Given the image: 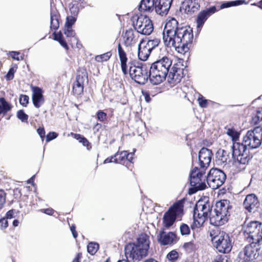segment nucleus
<instances>
[{
	"label": "nucleus",
	"mask_w": 262,
	"mask_h": 262,
	"mask_svg": "<svg viewBox=\"0 0 262 262\" xmlns=\"http://www.w3.org/2000/svg\"><path fill=\"white\" fill-rule=\"evenodd\" d=\"M172 2V0H156L155 1V11L159 15H166Z\"/></svg>",
	"instance_id": "obj_17"
},
{
	"label": "nucleus",
	"mask_w": 262,
	"mask_h": 262,
	"mask_svg": "<svg viewBox=\"0 0 262 262\" xmlns=\"http://www.w3.org/2000/svg\"><path fill=\"white\" fill-rule=\"evenodd\" d=\"M184 202L180 200L176 202L165 213H182Z\"/></svg>",
	"instance_id": "obj_30"
},
{
	"label": "nucleus",
	"mask_w": 262,
	"mask_h": 262,
	"mask_svg": "<svg viewBox=\"0 0 262 262\" xmlns=\"http://www.w3.org/2000/svg\"><path fill=\"white\" fill-rule=\"evenodd\" d=\"M193 39V31L190 27L179 25L174 18L167 20L163 32V39L166 46L174 47L178 53L184 55L188 52V45L192 43Z\"/></svg>",
	"instance_id": "obj_1"
},
{
	"label": "nucleus",
	"mask_w": 262,
	"mask_h": 262,
	"mask_svg": "<svg viewBox=\"0 0 262 262\" xmlns=\"http://www.w3.org/2000/svg\"><path fill=\"white\" fill-rule=\"evenodd\" d=\"M134 26L137 32L145 35L150 34L154 29L151 20L148 17L144 15L138 16L136 22L134 23Z\"/></svg>",
	"instance_id": "obj_10"
},
{
	"label": "nucleus",
	"mask_w": 262,
	"mask_h": 262,
	"mask_svg": "<svg viewBox=\"0 0 262 262\" xmlns=\"http://www.w3.org/2000/svg\"><path fill=\"white\" fill-rule=\"evenodd\" d=\"M84 79L81 75H77L76 81L74 82L73 86V92L75 95H79L82 93L83 91V83Z\"/></svg>",
	"instance_id": "obj_27"
},
{
	"label": "nucleus",
	"mask_w": 262,
	"mask_h": 262,
	"mask_svg": "<svg viewBox=\"0 0 262 262\" xmlns=\"http://www.w3.org/2000/svg\"><path fill=\"white\" fill-rule=\"evenodd\" d=\"M182 77V69L173 66L169 73L168 82L171 86H173L181 81Z\"/></svg>",
	"instance_id": "obj_16"
},
{
	"label": "nucleus",
	"mask_w": 262,
	"mask_h": 262,
	"mask_svg": "<svg viewBox=\"0 0 262 262\" xmlns=\"http://www.w3.org/2000/svg\"><path fill=\"white\" fill-rule=\"evenodd\" d=\"M212 244L219 252L223 253H228L232 249L231 240L229 235L224 231H222L220 238L212 243Z\"/></svg>",
	"instance_id": "obj_11"
},
{
	"label": "nucleus",
	"mask_w": 262,
	"mask_h": 262,
	"mask_svg": "<svg viewBox=\"0 0 262 262\" xmlns=\"http://www.w3.org/2000/svg\"><path fill=\"white\" fill-rule=\"evenodd\" d=\"M226 176L221 170L212 168L208 173L206 180L210 187L216 189L221 186L225 182Z\"/></svg>",
	"instance_id": "obj_8"
},
{
	"label": "nucleus",
	"mask_w": 262,
	"mask_h": 262,
	"mask_svg": "<svg viewBox=\"0 0 262 262\" xmlns=\"http://www.w3.org/2000/svg\"><path fill=\"white\" fill-rule=\"evenodd\" d=\"M244 234L247 242L262 241V223L258 221H251L246 227H244Z\"/></svg>",
	"instance_id": "obj_4"
},
{
	"label": "nucleus",
	"mask_w": 262,
	"mask_h": 262,
	"mask_svg": "<svg viewBox=\"0 0 262 262\" xmlns=\"http://www.w3.org/2000/svg\"><path fill=\"white\" fill-rule=\"evenodd\" d=\"M210 224L214 226L219 227L224 225L228 221L227 214H209Z\"/></svg>",
	"instance_id": "obj_21"
},
{
	"label": "nucleus",
	"mask_w": 262,
	"mask_h": 262,
	"mask_svg": "<svg viewBox=\"0 0 262 262\" xmlns=\"http://www.w3.org/2000/svg\"><path fill=\"white\" fill-rule=\"evenodd\" d=\"M180 214H164L163 217L164 226L167 229L169 228L174 223Z\"/></svg>",
	"instance_id": "obj_29"
},
{
	"label": "nucleus",
	"mask_w": 262,
	"mask_h": 262,
	"mask_svg": "<svg viewBox=\"0 0 262 262\" xmlns=\"http://www.w3.org/2000/svg\"><path fill=\"white\" fill-rule=\"evenodd\" d=\"M10 105L4 98H0V114H5L11 110Z\"/></svg>",
	"instance_id": "obj_35"
},
{
	"label": "nucleus",
	"mask_w": 262,
	"mask_h": 262,
	"mask_svg": "<svg viewBox=\"0 0 262 262\" xmlns=\"http://www.w3.org/2000/svg\"><path fill=\"white\" fill-rule=\"evenodd\" d=\"M262 142V128L255 127L253 130L247 132L243 139V142L250 148L258 147Z\"/></svg>",
	"instance_id": "obj_6"
},
{
	"label": "nucleus",
	"mask_w": 262,
	"mask_h": 262,
	"mask_svg": "<svg viewBox=\"0 0 262 262\" xmlns=\"http://www.w3.org/2000/svg\"><path fill=\"white\" fill-rule=\"evenodd\" d=\"M183 248L186 253H190L195 251V246L192 241L185 243Z\"/></svg>",
	"instance_id": "obj_42"
},
{
	"label": "nucleus",
	"mask_w": 262,
	"mask_h": 262,
	"mask_svg": "<svg viewBox=\"0 0 262 262\" xmlns=\"http://www.w3.org/2000/svg\"><path fill=\"white\" fill-rule=\"evenodd\" d=\"M151 51V50L148 48L142 41H141L138 46V57L141 60H146Z\"/></svg>",
	"instance_id": "obj_24"
},
{
	"label": "nucleus",
	"mask_w": 262,
	"mask_h": 262,
	"mask_svg": "<svg viewBox=\"0 0 262 262\" xmlns=\"http://www.w3.org/2000/svg\"><path fill=\"white\" fill-rule=\"evenodd\" d=\"M76 18L73 16H69L67 17L65 26L72 27L76 21Z\"/></svg>",
	"instance_id": "obj_54"
},
{
	"label": "nucleus",
	"mask_w": 262,
	"mask_h": 262,
	"mask_svg": "<svg viewBox=\"0 0 262 262\" xmlns=\"http://www.w3.org/2000/svg\"><path fill=\"white\" fill-rule=\"evenodd\" d=\"M70 230L72 233V235L74 238H76L78 236V233L76 231V226L75 225L73 224L71 226H70Z\"/></svg>",
	"instance_id": "obj_60"
},
{
	"label": "nucleus",
	"mask_w": 262,
	"mask_h": 262,
	"mask_svg": "<svg viewBox=\"0 0 262 262\" xmlns=\"http://www.w3.org/2000/svg\"><path fill=\"white\" fill-rule=\"evenodd\" d=\"M205 169H199L194 167L191 171L190 174V182L191 186L197 190H204L206 188L205 181L207 178L205 176Z\"/></svg>",
	"instance_id": "obj_5"
},
{
	"label": "nucleus",
	"mask_w": 262,
	"mask_h": 262,
	"mask_svg": "<svg viewBox=\"0 0 262 262\" xmlns=\"http://www.w3.org/2000/svg\"><path fill=\"white\" fill-rule=\"evenodd\" d=\"M64 33L67 37H74L75 36V31L72 29V27L64 26Z\"/></svg>",
	"instance_id": "obj_47"
},
{
	"label": "nucleus",
	"mask_w": 262,
	"mask_h": 262,
	"mask_svg": "<svg viewBox=\"0 0 262 262\" xmlns=\"http://www.w3.org/2000/svg\"><path fill=\"white\" fill-rule=\"evenodd\" d=\"M9 54L14 60L18 61L19 60L23 59V57H22L20 58V59L19 58V55L20 54V53L19 52L11 51V52H9Z\"/></svg>",
	"instance_id": "obj_58"
},
{
	"label": "nucleus",
	"mask_w": 262,
	"mask_h": 262,
	"mask_svg": "<svg viewBox=\"0 0 262 262\" xmlns=\"http://www.w3.org/2000/svg\"><path fill=\"white\" fill-rule=\"evenodd\" d=\"M59 26V23L58 20V16L56 15H51V29L55 30H57Z\"/></svg>",
	"instance_id": "obj_41"
},
{
	"label": "nucleus",
	"mask_w": 262,
	"mask_h": 262,
	"mask_svg": "<svg viewBox=\"0 0 262 262\" xmlns=\"http://www.w3.org/2000/svg\"><path fill=\"white\" fill-rule=\"evenodd\" d=\"M212 153L207 148H202L199 155V164L202 168H207L211 162Z\"/></svg>",
	"instance_id": "obj_14"
},
{
	"label": "nucleus",
	"mask_w": 262,
	"mask_h": 262,
	"mask_svg": "<svg viewBox=\"0 0 262 262\" xmlns=\"http://www.w3.org/2000/svg\"><path fill=\"white\" fill-rule=\"evenodd\" d=\"M160 42V39L155 38L152 40H149L147 43L145 44L152 50L154 48L159 45Z\"/></svg>",
	"instance_id": "obj_48"
},
{
	"label": "nucleus",
	"mask_w": 262,
	"mask_h": 262,
	"mask_svg": "<svg viewBox=\"0 0 262 262\" xmlns=\"http://www.w3.org/2000/svg\"><path fill=\"white\" fill-rule=\"evenodd\" d=\"M172 64L171 60L166 56L151 64L149 70V80L153 84L162 83L166 78Z\"/></svg>",
	"instance_id": "obj_3"
},
{
	"label": "nucleus",
	"mask_w": 262,
	"mask_h": 262,
	"mask_svg": "<svg viewBox=\"0 0 262 262\" xmlns=\"http://www.w3.org/2000/svg\"><path fill=\"white\" fill-rule=\"evenodd\" d=\"M252 122L254 124L262 122V108L257 109L256 115L252 118Z\"/></svg>",
	"instance_id": "obj_43"
},
{
	"label": "nucleus",
	"mask_w": 262,
	"mask_h": 262,
	"mask_svg": "<svg viewBox=\"0 0 262 262\" xmlns=\"http://www.w3.org/2000/svg\"><path fill=\"white\" fill-rule=\"evenodd\" d=\"M81 254L78 253V254H77L76 256L74 258V259L73 260V261L72 262H80V259L81 258Z\"/></svg>",
	"instance_id": "obj_64"
},
{
	"label": "nucleus",
	"mask_w": 262,
	"mask_h": 262,
	"mask_svg": "<svg viewBox=\"0 0 262 262\" xmlns=\"http://www.w3.org/2000/svg\"><path fill=\"white\" fill-rule=\"evenodd\" d=\"M236 260L238 262H251L244 250L239 252Z\"/></svg>",
	"instance_id": "obj_44"
},
{
	"label": "nucleus",
	"mask_w": 262,
	"mask_h": 262,
	"mask_svg": "<svg viewBox=\"0 0 262 262\" xmlns=\"http://www.w3.org/2000/svg\"><path fill=\"white\" fill-rule=\"evenodd\" d=\"M37 133L41 138H43L45 136V131L43 128L39 127L37 129Z\"/></svg>",
	"instance_id": "obj_61"
},
{
	"label": "nucleus",
	"mask_w": 262,
	"mask_h": 262,
	"mask_svg": "<svg viewBox=\"0 0 262 262\" xmlns=\"http://www.w3.org/2000/svg\"><path fill=\"white\" fill-rule=\"evenodd\" d=\"M29 98L27 95H21L19 97V103L21 105L26 106L29 103Z\"/></svg>",
	"instance_id": "obj_51"
},
{
	"label": "nucleus",
	"mask_w": 262,
	"mask_h": 262,
	"mask_svg": "<svg viewBox=\"0 0 262 262\" xmlns=\"http://www.w3.org/2000/svg\"><path fill=\"white\" fill-rule=\"evenodd\" d=\"M228 159L229 157L227 152L223 150L222 151L221 155L219 153L216 163L219 165L224 166L226 165Z\"/></svg>",
	"instance_id": "obj_32"
},
{
	"label": "nucleus",
	"mask_w": 262,
	"mask_h": 262,
	"mask_svg": "<svg viewBox=\"0 0 262 262\" xmlns=\"http://www.w3.org/2000/svg\"><path fill=\"white\" fill-rule=\"evenodd\" d=\"M231 210V206L229 201L223 200L217 202L214 207L215 213H227Z\"/></svg>",
	"instance_id": "obj_23"
},
{
	"label": "nucleus",
	"mask_w": 262,
	"mask_h": 262,
	"mask_svg": "<svg viewBox=\"0 0 262 262\" xmlns=\"http://www.w3.org/2000/svg\"><path fill=\"white\" fill-rule=\"evenodd\" d=\"M72 135L74 136L75 138H76L77 140H78L80 142L82 143L84 146H86L88 144L89 142L88 140L81 135L79 134H74L73 133H72Z\"/></svg>",
	"instance_id": "obj_53"
},
{
	"label": "nucleus",
	"mask_w": 262,
	"mask_h": 262,
	"mask_svg": "<svg viewBox=\"0 0 262 262\" xmlns=\"http://www.w3.org/2000/svg\"><path fill=\"white\" fill-rule=\"evenodd\" d=\"M17 117L23 122L27 121L28 119V116L22 110H19L17 112Z\"/></svg>",
	"instance_id": "obj_55"
},
{
	"label": "nucleus",
	"mask_w": 262,
	"mask_h": 262,
	"mask_svg": "<svg viewBox=\"0 0 262 262\" xmlns=\"http://www.w3.org/2000/svg\"><path fill=\"white\" fill-rule=\"evenodd\" d=\"M180 233L182 235H187L190 233V229L188 225L183 223L180 227Z\"/></svg>",
	"instance_id": "obj_46"
},
{
	"label": "nucleus",
	"mask_w": 262,
	"mask_h": 262,
	"mask_svg": "<svg viewBox=\"0 0 262 262\" xmlns=\"http://www.w3.org/2000/svg\"><path fill=\"white\" fill-rule=\"evenodd\" d=\"M155 0H142L139 6L141 12H151L154 9Z\"/></svg>",
	"instance_id": "obj_28"
},
{
	"label": "nucleus",
	"mask_w": 262,
	"mask_h": 262,
	"mask_svg": "<svg viewBox=\"0 0 262 262\" xmlns=\"http://www.w3.org/2000/svg\"><path fill=\"white\" fill-rule=\"evenodd\" d=\"M226 133L231 137L233 142H236L239 138V133L233 128H228Z\"/></svg>",
	"instance_id": "obj_39"
},
{
	"label": "nucleus",
	"mask_w": 262,
	"mask_h": 262,
	"mask_svg": "<svg viewBox=\"0 0 262 262\" xmlns=\"http://www.w3.org/2000/svg\"><path fill=\"white\" fill-rule=\"evenodd\" d=\"M32 91V101L34 106L40 107L44 103L45 99L43 96L42 90L37 86L31 87Z\"/></svg>",
	"instance_id": "obj_19"
},
{
	"label": "nucleus",
	"mask_w": 262,
	"mask_h": 262,
	"mask_svg": "<svg viewBox=\"0 0 262 262\" xmlns=\"http://www.w3.org/2000/svg\"><path fill=\"white\" fill-rule=\"evenodd\" d=\"M99 249V245L95 242H91L87 245V251L92 255H94Z\"/></svg>",
	"instance_id": "obj_33"
},
{
	"label": "nucleus",
	"mask_w": 262,
	"mask_h": 262,
	"mask_svg": "<svg viewBox=\"0 0 262 262\" xmlns=\"http://www.w3.org/2000/svg\"><path fill=\"white\" fill-rule=\"evenodd\" d=\"M149 248V237L142 233L137 238L136 243H129L125 246V255L127 258L140 260L147 255Z\"/></svg>",
	"instance_id": "obj_2"
},
{
	"label": "nucleus",
	"mask_w": 262,
	"mask_h": 262,
	"mask_svg": "<svg viewBox=\"0 0 262 262\" xmlns=\"http://www.w3.org/2000/svg\"><path fill=\"white\" fill-rule=\"evenodd\" d=\"M138 40V38L136 37V34L133 30L130 29L127 30L123 35L124 43L126 47H131L134 46Z\"/></svg>",
	"instance_id": "obj_25"
},
{
	"label": "nucleus",
	"mask_w": 262,
	"mask_h": 262,
	"mask_svg": "<svg viewBox=\"0 0 262 262\" xmlns=\"http://www.w3.org/2000/svg\"><path fill=\"white\" fill-rule=\"evenodd\" d=\"M57 137V134L55 132L49 133L46 137L47 142H49L52 140L55 139Z\"/></svg>",
	"instance_id": "obj_59"
},
{
	"label": "nucleus",
	"mask_w": 262,
	"mask_h": 262,
	"mask_svg": "<svg viewBox=\"0 0 262 262\" xmlns=\"http://www.w3.org/2000/svg\"><path fill=\"white\" fill-rule=\"evenodd\" d=\"M142 93H143V96H144L145 101L147 102H149L150 100V98L149 94L147 92H142Z\"/></svg>",
	"instance_id": "obj_63"
},
{
	"label": "nucleus",
	"mask_w": 262,
	"mask_h": 262,
	"mask_svg": "<svg viewBox=\"0 0 262 262\" xmlns=\"http://www.w3.org/2000/svg\"><path fill=\"white\" fill-rule=\"evenodd\" d=\"M258 205L259 202L257 198L254 194L247 195L244 202V206L249 212H255Z\"/></svg>",
	"instance_id": "obj_20"
},
{
	"label": "nucleus",
	"mask_w": 262,
	"mask_h": 262,
	"mask_svg": "<svg viewBox=\"0 0 262 262\" xmlns=\"http://www.w3.org/2000/svg\"><path fill=\"white\" fill-rule=\"evenodd\" d=\"M209 214H193V223L190 226L192 230L199 228L203 226L208 218Z\"/></svg>",
	"instance_id": "obj_22"
},
{
	"label": "nucleus",
	"mask_w": 262,
	"mask_h": 262,
	"mask_svg": "<svg viewBox=\"0 0 262 262\" xmlns=\"http://www.w3.org/2000/svg\"><path fill=\"white\" fill-rule=\"evenodd\" d=\"M127 156V152L126 151H122L120 152H117L115 156V159L113 161L115 163H121L125 160L126 156Z\"/></svg>",
	"instance_id": "obj_37"
},
{
	"label": "nucleus",
	"mask_w": 262,
	"mask_h": 262,
	"mask_svg": "<svg viewBox=\"0 0 262 262\" xmlns=\"http://www.w3.org/2000/svg\"><path fill=\"white\" fill-rule=\"evenodd\" d=\"M248 242L249 243V244L246 246L244 250L251 262H253L255 259L257 258V254L260 250V242H256V241Z\"/></svg>",
	"instance_id": "obj_13"
},
{
	"label": "nucleus",
	"mask_w": 262,
	"mask_h": 262,
	"mask_svg": "<svg viewBox=\"0 0 262 262\" xmlns=\"http://www.w3.org/2000/svg\"><path fill=\"white\" fill-rule=\"evenodd\" d=\"M114 159H115V157L114 156H111V157L110 158H106L104 161V164H107V163H111V162H114L113 161L114 160Z\"/></svg>",
	"instance_id": "obj_62"
},
{
	"label": "nucleus",
	"mask_w": 262,
	"mask_h": 262,
	"mask_svg": "<svg viewBox=\"0 0 262 262\" xmlns=\"http://www.w3.org/2000/svg\"><path fill=\"white\" fill-rule=\"evenodd\" d=\"M118 52L119 59L121 62V67L122 71L124 75H126L127 73V66L126 64L127 61V58L126 56V53L122 49L120 44L118 45Z\"/></svg>",
	"instance_id": "obj_26"
},
{
	"label": "nucleus",
	"mask_w": 262,
	"mask_h": 262,
	"mask_svg": "<svg viewBox=\"0 0 262 262\" xmlns=\"http://www.w3.org/2000/svg\"><path fill=\"white\" fill-rule=\"evenodd\" d=\"M17 69V67L14 66L11 68L10 69L9 72H8L6 76V78L8 80H10L12 79L14 77V74L15 72H16Z\"/></svg>",
	"instance_id": "obj_50"
},
{
	"label": "nucleus",
	"mask_w": 262,
	"mask_h": 262,
	"mask_svg": "<svg viewBox=\"0 0 262 262\" xmlns=\"http://www.w3.org/2000/svg\"><path fill=\"white\" fill-rule=\"evenodd\" d=\"M97 119L99 121L103 122L106 119V114L102 111H99L97 114Z\"/></svg>",
	"instance_id": "obj_57"
},
{
	"label": "nucleus",
	"mask_w": 262,
	"mask_h": 262,
	"mask_svg": "<svg viewBox=\"0 0 262 262\" xmlns=\"http://www.w3.org/2000/svg\"><path fill=\"white\" fill-rule=\"evenodd\" d=\"M129 73L130 77L137 83L144 84L149 78V73L145 64L141 66H132L129 68Z\"/></svg>",
	"instance_id": "obj_9"
},
{
	"label": "nucleus",
	"mask_w": 262,
	"mask_h": 262,
	"mask_svg": "<svg viewBox=\"0 0 262 262\" xmlns=\"http://www.w3.org/2000/svg\"><path fill=\"white\" fill-rule=\"evenodd\" d=\"M54 38L55 40L58 41L60 45L62 46L66 50L69 49L68 46L64 39V37L61 32L57 33H54Z\"/></svg>",
	"instance_id": "obj_36"
},
{
	"label": "nucleus",
	"mask_w": 262,
	"mask_h": 262,
	"mask_svg": "<svg viewBox=\"0 0 262 262\" xmlns=\"http://www.w3.org/2000/svg\"><path fill=\"white\" fill-rule=\"evenodd\" d=\"M209 235L211 237V242L213 243L218 238H220L222 231H221L218 227L214 226V228L210 229L209 231Z\"/></svg>",
	"instance_id": "obj_34"
},
{
	"label": "nucleus",
	"mask_w": 262,
	"mask_h": 262,
	"mask_svg": "<svg viewBox=\"0 0 262 262\" xmlns=\"http://www.w3.org/2000/svg\"><path fill=\"white\" fill-rule=\"evenodd\" d=\"M197 100L200 107L205 108L207 106L208 100L205 99L202 95H200Z\"/></svg>",
	"instance_id": "obj_49"
},
{
	"label": "nucleus",
	"mask_w": 262,
	"mask_h": 262,
	"mask_svg": "<svg viewBox=\"0 0 262 262\" xmlns=\"http://www.w3.org/2000/svg\"><path fill=\"white\" fill-rule=\"evenodd\" d=\"M179 253L176 250L170 251L166 255V258L170 262H176L179 259Z\"/></svg>",
	"instance_id": "obj_40"
},
{
	"label": "nucleus",
	"mask_w": 262,
	"mask_h": 262,
	"mask_svg": "<svg viewBox=\"0 0 262 262\" xmlns=\"http://www.w3.org/2000/svg\"><path fill=\"white\" fill-rule=\"evenodd\" d=\"M216 11V8L212 7L200 12L196 18L197 30L200 31L207 18Z\"/></svg>",
	"instance_id": "obj_15"
},
{
	"label": "nucleus",
	"mask_w": 262,
	"mask_h": 262,
	"mask_svg": "<svg viewBox=\"0 0 262 262\" xmlns=\"http://www.w3.org/2000/svg\"><path fill=\"white\" fill-rule=\"evenodd\" d=\"M204 0H185L182 8L187 13L191 14L197 11Z\"/></svg>",
	"instance_id": "obj_18"
},
{
	"label": "nucleus",
	"mask_w": 262,
	"mask_h": 262,
	"mask_svg": "<svg viewBox=\"0 0 262 262\" xmlns=\"http://www.w3.org/2000/svg\"><path fill=\"white\" fill-rule=\"evenodd\" d=\"M158 242L161 245L167 246L176 244L179 240L177 234L171 231L166 233L164 229L157 235Z\"/></svg>",
	"instance_id": "obj_12"
},
{
	"label": "nucleus",
	"mask_w": 262,
	"mask_h": 262,
	"mask_svg": "<svg viewBox=\"0 0 262 262\" xmlns=\"http://www.w3.org/2000/svg\"><path fill=\"white\" fill-rule=\"evenodd\" d=\"M209 211V205L207 204H205L203 201H198L195 204L194 208V212H202L203 213H208Z\"/></svg>",
	"instance_id": "obj_31"
},
{
	"label": "nucleus",
	"mask_w": 262,
	"mask_h": 262,
	"mask_svg": "<svg viewBox=\"0 0 262 262\" xmlns=\"http://www.w3.org/2000/svg\"><path fill=\"white\" fill-rule=\"evenodd\" d=\"M111 56V53L110 52H108L101 55H97L95 57V60L97 62H102L103 61L108 60Z\"/></svg>",
	"instance_id": "obj_45"
},
{
	"label": "nucleus",
	"mask_w": 262,
	"mask_h": 262,
	"mask_svg": "<svg viewBox=\"0 0 262 262\" xmlns=\"http://www.w3.org/2000/svg\"><path fill=\"white\" fill-rule=\"evenodd\" d=\"M6 193L3 190H0V209H2L6 202Z\"/></svg>",
	"instance_id": "obj_56"
},
{
	"label": "nucleus",
	"mask_w": 262,
	"mask_h": 262,
	"mask_svg": "<svg viewBox=\"0 0 262 262\" xmlns=\"http://www.w3.org/2000/svg\"><path fill=\"white\" fill-rule=\"evenodd\" d=\"M227 257L225 255L218 254L216 255L212 262H227Z\"/></svg>",
	"instance_id": "obj_52"
},
{
	"label": "nucleus",
	"mask_w": 262,
	"mask_h": 262,
	"mask_svg": "<svg viewBox=\"0 0 262 262\" xmlns=\"http://www.w3.org/2000/svg\"><path fill=\"white\" fill-rule=\"evenodd\" d=\"M14 214H6V218L2 217L0 219V228L3 230L7 228L8 226V222L7 219H11L15 217Z\"/></svg>",
	"instance_id": "obj_38"
},
{
	"label": "nucleus",
	"mask_w": 262,
	"mask_h": 262,
	"mask_svg": "<svg viewBox=\"0 0 262 262\" xmlns=\"http://www.w3.org/2000/svg\"><path fill=\"white\" fill-rule=\"evenodd\" d=\"M247 147L244 142H233L232 146V157L235 160L240 164H245L249 160V151Z\"/></svg>",
	"instance_id": "obj_7"
}]
</instances>
